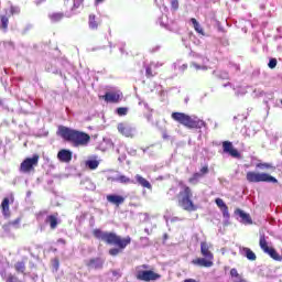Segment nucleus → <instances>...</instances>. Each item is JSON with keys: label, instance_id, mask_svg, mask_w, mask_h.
Segmentation results:
<instances>
[{"label": "nucleus", "instance_id": "nucleus-15", "mask_svg": "<svg viewBox=\"0 0 282 282\" xmlns=\"http://www.w3.org/2000/svg\"><path fill=\"white\" fill-rule=\"evenodd\" d=\"M107 202H109V204H115V206H120V204H124V197L121 195L110 194L107 195Z\"/></svg>", "mask_w": 282, "mask_h": 282}, {"label": "nucleus", "instance_id": "nucleus-46", "mask_svg": "<svg viewBox=\"0 0 282 282\" xmlns=\"http://www.w3.org/2000/svg\"><path fill=\"white\" fill-rule=\"evenodd\" d=\"M187 67H188V65L183 64L182 66L178 67V69H180L181 72H185V69H187Z\"/></svg>", "mask_w": 282, "mask_h": 282}, {"label": "nucleus", "instance_id": "nucleus-43", "mask_svg": "<svg viewBox=\"0 0 282 282\" xmlns=\"http://www.w3.org/2000/svg\"><path fill=\"white\" fill-rule=\"evenodd\" d=\"M200 173H202V175H206V173H208V166H203L200 169Z\"/></svg>", "mask_w": 282, "mask_h": 282}, {"label": "nucleus", "instance_id": "nucleus-6", "mask_svg": "<svg viewBox=\"0 0 282 282\" xmlns=\"http://www.w3.org/2000/svg\"><path fill=\"white\" fill-rule=\"evenodd\" d=\"M259 246L261 250L265 252V254H269L271 257V259H274V261H281V256L279 254V252H276L274 248L268 246V240L265 239V234L263 231H260Z\"/></svg>", "mask_w": 282, "mask_h": 282}, {"label": "nucleus", "instance_id": "nucleus-51", "mask_svg": "<svg viewBox=\"0 0 282 282\" xmlns=\"http://www.w3.org/2000/svg\"><path fill=\"white\" fill-rule=\"evenodd\" d=\"M0 107H6V102L3 101V99H0Z\"/></svg>", "mask_w": 282, "mask_h": 282}, {"label": "nucleus", "instance_id": "nucleus-5", "mask_svg": "<svg viewBox=\"0 0 282 282\" xmlns=\"http://www.w3.org/2000/svg\"><path fill=\"white\" fill-rule=\"evenodd\" d=\"M246 177L247 182H250L251 184H258L259 182L276 184L279 182L274 176L268 173L248 172Z\"/></svg>", "mask_w": 282, "mask_h": 282}, {"label": "nucleus", "instance_id": "nucleus-25", "mask_svg": "<svg viewBox=\"0 0 282 282\" xmlns=\"http://www.w3.org/2000/svg\"><path fill=\"white\" fill-rule=\"evenodd\" d=\"M135 180L138 184L143 186V188H151V183H149V181H147V178L142 177L140 174L135 175Z\"/></svg>", "mask_w": 282, "mask_h": 282}, {"label": "nucleus", "instance_id": "nucleus-34", "mask_svg": "<svg viewBox=\"0 0 282 282\" xmlns=\"http://www.w3.org/2000/svg\"><path fill=\"white\" fill-rule=\"evenodd\" d=\"M258 169H273L274 166H272L271 163H259Z\"/></svg>", "mask_w": 282, "mask_h": 282}, {"label": "nucleus", "instance_id": "nucleus-2", "mask_svg": "<svg viewBox=\"0 0 282 282\" xmlns=\"http://www.w3.org/2000/svg\"><path fill=\"white\" fill-rule=\"evenodd\" d=\"M57 133L67 142H73L74 147H89V142H91V137L88 133L65 126H59Z\"/></svg>", "mask_w": 282, "mask_h": 282}, {"label": "nucleus", "instance_id": "nucleus-38", "mask_svg": "<svg viewBox=\"0 0 282 282\" xmlns=\"http://www.w3.org/2000/svg\"><path fill=\"white\" fill-rule=\"evenodd\" d=\"M171 6L173 10H177L180 8V1L177 0H172Z\"/></svg>", "mask_w": 282, "mask_h": 282}, {"label": "nucleus", "instance_id": "nucleus-23", "mask_svg": "<svg viewBox=\"0 0 282 282\" xmlns=\"http://www.w3.org/2000/svg\"><path fill=\"white\" fill-rule=\"evenodd\" d=\"M156 67H158V64L155 63H151L149 66L145 67L147 78H153V76H155V73L153 72V69H155Z\"/></svg>", "mask_w": 282, "mask_h": 282}, {"label": "nucleus", "instance_id": "nucleus-28", "mask_svg": "<svg viewBox=\"0 0 282 282\" xmlns=\"http://www.w3.org/2000/svg\"><path fill=\"white\" fill-rule=\"evenodd\" d=\"M112 143L109 139H104L102 142L99 144V151H107V149H111Z\"/></svg>", "mask_w": 282, "mask_h": 282}, {"label": "nucleus", "instance_id": "nucleus-29", "mask_svg": "<svg viewBox=\"0 0 282 282\" xmlns=\"http://www.w3.org/2000/svg\"><path fill=\"white\" fill-rule=\"evenodd\" d=\"M89 28L91 30L98 29V23H96V15H89Z\"/></svg>", "mask_w": 282, "mask_h": 282}, {"label": "nucleus", "instance_id": "nucleus-41", "mask_svg": "<svg viewBox=\"0 0 282 282\" xmlns=\"http://www.w3.org/2000/svg\"><path fill=\"white\" fill-rule=\"evenodd\" d=\"M19 224H21V219L17 218L15 220L9 223L10 226H19Z\"/></svg>", "mask_w": 282, "mask_h": 282}, {"label": "nucleus", "instance_id": "nucleus-37", "mask_svg": "<svg viewBox=\"0 0 282 282\" xmlns=\"http://www.w3.org/2000/svg\"><path fill=\"white\" fill-rule=\"evenodd\" d=\"M199 177H202L200 173H195L193 175V177L189 178L191 184H193L194 182H197V180H199Z\"/></svg>", "mask_w": 282, "mask_h": 282}, {"label": "nucleus", "instance_id": "nucleus-26", "mask_svg": "<svg viewBox=\"0 0 282 282\" xmlns=\"http://www.w3.org/2000/svg\"><path fill=\"white\" fill-rule=\"evenodd\" d=\"M64 17L65 14L61 12L48 14V19L52 21V23H58V21H62Z\"/></svg>", "mask_w": 282, "mask_h": 282}, {"label": "nucleus", "instance_id": "nucleus-21", "mask_svg": "<svg viewBox=\"0 0 282 282\" xmlns=\"http://www.w3.org/2000/svg\"><path fill=\"white\" fill-rule=\"evenodd\" d=\"M2 215L10 217V198H4L1 203Z\"/></svg>", "mask_w": 282, "mask_h": 282}, {"label": "nucleus", "instance_id": "nucleus-9", "mask_svg": "<svg viewBox=\"0 0 282 282\" xmlns=\"http://www.w3.org/2000/svg\"><path fill=\"white\" fill-rule=\"evenodd\" d=\"M117 129L124 138H135V127L128 122L118 123Z\"/></svg>", "mask_w": 282, "mask_h": 282}, {"label": "nucleus", "instance_id": "nucleus-35", "mask_svg": "<svg viewBox=\"0 0 282 282\" xmlns=\"http://www.w3.org/2000/svg\"><path fill=\"white\" fill-rule=\"evenodd\" d=\"M45 215H47V210H42V212L37 213L36 214L37 221H41V219H43V217H45Z\"/></svg>", "mask_w": 282, "mask_h": 282}, {"label": "nucleus", "instance_id": "nucleus-7", "mask_svg": "<svg viewBox=\"0 0 282 282\" xmlns=\"http://www.w3.org/2000/svg\"><path fill=\"white\" fill-rule=\"evenodd\" d=\"M39 154H33L32 158H26L20 165L21 173H32L35 166H39Z\"/></svg>", "mask_w": 282, "mask_h": 282}, {"label": "nucleus", "instance_id": "nucleus-13", "mask_svg": "<svg viewBox=\"0 0 282 282\" xmlns=\"http://www.w3.org/2000/svg\"><path fill=\"white\" fill-rule=\"evenodd\" d=\"M236 217H240V224H252V218H250L249 214H246V212L241 210L240 208L235 210Z\"/></svg>", "mask_w": 282, "mask_h": 282}, {"label": "nucleus", "instance_id": "nucleus-10", "mask_svg": "<svg viewBox=\"0 0 282 282\" xmlns=\"http://www.w3.org/2000/svg\"><path fill=\"white\" fill-rule=\"evenodd\" d=\"M223 150H224V153H228L229 155H231V158L240 156L239 151L235 149V147H232V142L230 141L223 142Z\"/></svg>", "mask_w": 282, "mask_h": 282}, {"label": "nucleus", "instance_id": "nucleus-1", "mask_svg": "<svg viewBox=\"0 0 282 282\" xmlns=\"http://www.w3.org/2000/svg\"><path fill=\"white\" fill-rule=\"evenodd\" d=\"M93 235L96 237V239H101V241H105L109 246H118V248H112L109 250L110 257H118V253L122 252V250H124V248L131 243V237L129 236L122 238L115 232H107L100 229H94Z\"/></svg>", "mask_w": 282, "mask_h": 282}, {"label": "nucleus", "instance_id": "nucleus-19", "mask_svg": "<svg viewBox=\"0 0 282 282\" xmlns=\"http://www.w3.org/2000/svg\"><path fill=\"white\" fill-rule=\"evenodd\" d=\"M241 256L246 257L249 261H257V254L251 251L250 248L243 247L241 250Z\"/></svg>", "mask_w": 282, "mask_h": 282}, {"label": "nucleus", "instance_id": "nucleus-14", "mask_svg": "<svg viewBox=\"0 0 282 282\" xmlns=\"http://www.w3.org/2000/svg\"><path fill=\"white\" fill-rule=\"evenodd\" d=\"M213 260H208L207 258H197L192 260L193 265H198L199 268H213Z\"/></svg>", "mask_w": 282, "mask_h": 282}, {"label": "nucleus", "instance_id": "nucleus-27", "mask_svg": "<svg viewBox=\"0 0 282 282\" xmlns=\"http://www.w3.org/2000/svg\"><path fill=\"white\" fill-rule=\"evenodd\" d=\"M100 165V161L96 159H90L86 161V166L90 169V171H96V167Z\"/></svg>", "mask_w": 282, "mask_h": 282}, {"label": "nucleus", "instance_id": "nucleus-4", "mask_svg": "<svg viewBox=\"0 0 282 282\" xmlns=\"http://www.w3.org/2000/svg\"><path fill=\"white\" fill-rule=\"evenodd\" d=\"M183 191L178 194V206L183 208V210H188L189 213H193V210H197V206L192 200L193 197V191H191V187L181 184Z\"/></svg>", "mask_w": 282, "mask_h": 282}, {"label": "nucleus", "instance_id": "nucleus-17", "mask_svg": "<svg viewBox=\"0 0 282 282\" xmlns=\"http://www.w3.org/2000/svg\"><path fill=\"white\" fill-rule=\"evenodd\" d=\"M57 159L59 160V162H72V151L61 150L57 153Z\"/></svg>", "mask_w": 282, "mask_h": 282}, {"label": "nucleus", "instance_id": "nucleus-40", "mask_svg": "<svg viewBox=\"0 0 282 282\" xmlns=\"http://www.w3.org/2000/svg\"><path fill=\"white\" fill-rule=\"evenodd\" d=\"M218 77H220L223 80H228L229 76H228V73L226 72H223L218 75Z\"/></svg>", "mask_w": 282, "mask_h": 282}, {"label": "nucleus", "instance_id": "nucleus-30", "mask_svg": "<svg viewBox=\"0 0 282 282\" xmlns=\"http://www.w3.org/2000/svg\"><path fill=\"white\" fill-rule=\"evenodd\" d=\"M8 23H9L8 17L1 15V28H2V30H4V31L8 30Z\"/></svg>", "mask_w": 282, "mask_h": 282}, {"label": "nucleus", "instance_id": "nucleus-22", "mask_svg": "<svg viewBox=\"0 0 282 282\" xmlns=\"http://www.w3.org/2000/svg\"><path fill=\"white\" fill-rule=\"evenodd\" d=\"M112 182H119L120 184H133L134 182L126 175H119L111 178Z\"/></svg>", "mask_w": 282, "mask_h": 282}, {"label": "nucleus", "instance_id": "nucleus-49", "mask_svg": "<svg viewBox=\"0 0 282 282\" xmlns=\"http://www.w3.org/2000/svg\"><path fill=\"white\" fill-rule=\"evenodd\" d=\"M57 242H58V243H63V245H65V239L59 238V239L57 240Z\"/></svg>", "mask_w": 282, "mask_h": 282}, {"label": "nucleus", "instance_id": "nucleus-8", "mask_svg": "<svg viewBox=\"0 0 282 282\" xmlns=\"http://www.w3.org/2000/svg\"><path fill=\"white\" fill-rule=\"evenodd\" d=\"M135 278L138 281H158L160 279V274L153 272V271H144L142 270V267L135 268Z\"/></svg>", "mask_w": 282, "mask_h": 282}, {"label": "nucleus", "instance_id": "nucleus-36", "mask_svg": "<svg viewBox=\"0 0 282 282\" xmlns=\"http://www.w3.org/2000/svg\"><path fill=\"white\" fill-rule=\"evenodd\" d=\"M268 67H270V69H274V67H276V58H271L269 61Z\"/></svg>", "mask_w": 282, "mask_h": 282}, {"label": "nucleus", "instance_id": "nucleus-50", "mask_svg": "<svg viewBox=\"0 0 282 282\" xmlns=\"http://www.w3.org/2000/svg\"><path fill=\"white\" fill-rule=\"evenodd\" d=\"M54 268L55 270H58V260H55Z\"/></svg>", "mask_w": 282, "mask_h": 282}, {"label": "nucleus", "instance_id": "nucleus-52", "mask_svg": "<svg viewBox=\"0 0 282 282\" xmlns=\"http://www.w3.org/2000/svg\"><path fill=\"white\" fill-rule=\"evenodd\" d=\"M145 232H149V229H145Z\"/></svg>", "mask_w": 282, "mask_h": 282}, {"label": "nucleus", "instance_id": "nucleus-42", "mask_svg": "<svg viewBox=\"0 0 282 282\" xmlns=\"http://www.w3.org/2000/svg\"><path fill=\"white\" fill-rule=\"evenodd\" d=\"M232 282H247L246 279H243L241 275L234 279Z\"/></svg>", "mask_w": 282, "mask_h": 282}, {"label": "nucleus", "instance_id": "nucleus-47", "mask_svg": "<svg viewBox=\"0 0 282 282\" xmlns=\"http://www.w3.org/2000/svg\"><path fill=\"white\" fill-rule=\"evenodd\" d=\"M4 45H9V47H14V44L12 42H7Z\"/></svg>", "mask_w": 282, "mask_h": 282}, {"label": "nucleus", "instance_id": "nucleus-44", "mask_svg": "<svg viewBox=\"0 0 282 282\" xmlns=\"http://www.w3.org/2000/svg\"><path fill=\"white\" fill-rule=\"evenodd\" d=\"M193 65H194L195 69H208V67H206V66H200L198 64H193Z\"/></svg>", "mask_w": 282, "mask_h": 282}, {"label": "nucleus", "instance_id": "nucleus-33", "mask_svg": "<svg viewBox=\"0 0 282 282\" xmlns=\"http://www.w3.org/2000/svg\"><path fill=\"white\" fill-rule=\"evenodd\" d=\"M230 276L232 278V281H235V279H239V276H241L240 274H239V271H237V269H231L230 270Z\"/></svg>", "mask_w": 282, "mask_h": 282}, {"label": "nucleus", "instance_id": "nucleus-32", "mask_svg": "<svg viewBox=\"0 0 282 282\" xmlns=\"http://www.w3.org/2000/svg\"><path fill=\"white\" fill-rule=\"evenodd\" d=\"M117 113L118 116H127V113H129V108H124V107L118 108Z\"/></svg>", "mask_w": 282, "mask_h": 282}, {"label": "nucleus", "instance_id": "nucleus-24", "mask_svg": "<svg viewBox=\"0 0 282 282\" xmlns=\"http://www.w3.org/2000/svg\"><path fill=\"white\" fill-rule=\"evenodd\" d=\"M191 23L193 24L194 30H195L198 34H202V36H204V29L202 28V24H199V22H197V19L192 18V19H191Z\"/></svg>", "mask_w": 282, "mask_h": 282}, {"label": "nucleus", "instance_id": "nucleus-12", "mask_svg": "<svg viewBox=\"0 0 282 282\" xmlns=\"http://www.w3.org/2000/svg\"><path fill=\"white\" fill-rule=\"evenodd\" d=\"M216 205L218 206V208H220L221 213H223V217L226 221H229L230 219V213L228 212V205H226V203L224 202V199L221 198H216Z\"/></svg>", "mask_w": 282, "mask_h": 282}, {"label": "nucleus", "instance_id": "nucleus-53", "mask_svg": "<svg viewBox=\"0 0 282 282\" xmlns=\"http://www.w3.org/2000/svg\"><path fill=\"white\" fill-rule=\"evenodd\" d=\"M100 1H102V0H97V2H100Z\"/></svg>", "mask_w": 282, "mask_h": 282}, {"label": "nucleus", "instance_id": "nucleus-20", "mask_svg": "<svg viewBox=\"0 0 282 282\" xmlns=\"http://www.w3.org/2000/svg\"><path fill=\"white\" fill-rule=\"evenodd\" d=\"M105 261L100 258H96V259H91L88 262V267L93 268L94 270H100V268H102Z\"/></svg>", "mask_w": 282, "mask_h": 282}, {"label": "nucleus", "instance_id": "nucleus-16", "mask_svg": "<svg viewBox=\"0 0 282 282\" xmlns=\"http://www.w3.org/2000/svg\"><path fill=\"white\" fill-rule=\"evenodd\" d=\"M45 223L48 224L52 230H56L58 226V214L46 216Z\"/></svg>", "mask_w": 282, "mask_h": 282}, {"label": "nucleus", "instance_id": "nucleus-18", "mask_svg": "<svg viewBox=\"0 0 282 282\" xmlns=\"http://www.w3.org/2000/svg\"><path fill=\"white\" fill-rule=\"evenodd\" d=\"M200 252L205 259L213 260V252H210V246L207 242L200 243Z\"/></svg>", "mask_w": 282, "mask_h": 282}, {"label": "nucleus", "instance_id": "nucleus-45", "mask_svg": "<svg viewBox=\"0 0 282 282\" xmlns=\"http://www.w3.org/2000/svg\"><path fill=\"white\" fill-rule=\"evenodd\" d=\"M80 3H83V0H75L74 8H79Z\"/></svg>", "mask_w": 282, "mask_h": 282}, {"label": "nucleus", "instance_id": "nucleus-11", "mask_svg": "<svg viewBox=\"0 0 282 282\" xmlns=\"http://www.w3.org/2000/svg\"><path fill=\"white\" fill-rule=\"evenodd\" d=\"M106 102H120V98H122V93L118 91H108L102 97Z\"/></svg>", "mask_w": 282, "mask_h": 282}, {"label": "nucleus", "instance_id": "nucleus-31", "mask_svg": "<svg viewBox=\"0 0 282 282\" xmlns=\"http://www.w3.org/2000/svg\"><path fill=\"white\" fill-rule=\"evenodd\" d=\"M15 270H17V272H25V263H23V262H18V263L15 264Z\"/></svg>", "mask_w": 282, "mask_h": 282}, {"label": "nucleus", "instance_id": "nucleus-48", "mask_svg": "<svg viewBox=\"0 0 282 282\" xmlns=\"http://www.w3.org/2000/svg\"><path fill=\"white\" fill-rule=\"evenodd\" d=\"M139 268H141V270H142V269H143V270H148L149 265L143 264V265H139Z\"/></svg>", "mask_w": 282, "mask_h": 282}, {"label": "nucleus", "instance_id": "nucleus-39", "mask_svg": "<svg viewBox=\"0 0 282 282\" xmlns=\"http://www.w3.org/2000/svg\"><path fill=\"white\" fill-rule=\"evenodd\" d=\"M19 12H21V9H19V7H11V14H19Z\"/></svg>", "mask_w": 282, "mask_h": 282}, {"label": "nucleus", "instance_id": "nucleus-3", "mask_svg": "<svg viewBox=\"0 0 282 282\" xmlns=\"http://www.w3.org/2000/svg\"><path fill=\"white\" fill-rule=\"evenodd\" d=\"M172 118L175 122L183 124V127H186L187 129H202V127L206 126L204 120H200L197 117H191L184 112H173Z\"/></svg>", "mask_w": 282, "mask_h": 282}]
</instances>
